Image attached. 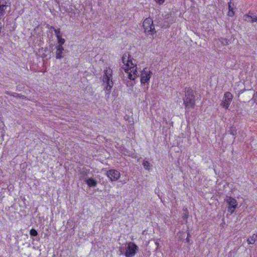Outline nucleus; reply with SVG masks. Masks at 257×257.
Wrapping results in <instances>:
<instances>
[{
	"label": "nucleus",
	"instance_id": "473e14b6",
	"mask_svg": "<svg viewBox=\"0 0 257 257\" xmlns=\"http://www.w3.org/2000/svg\"><path fill=\"white\" fill-rule=\"evenodd\" d=\"M71 11H74V10H73V9H71ZM67 12H68V13H72V14H75V12H74L72 13V12L68 11Z\"/></svg>",
	"mask_w": 257,
	"mask_h": 257
},
{
	"label": "nucleus",
	"instance_id": "c9c22d12",
	"mask_svg": "<svg viewBox=\"0 0 257 257\" xmlns=\"http://www.w3.org/2000/svg\"><path fill=\"white\" fill-rule=\"evenodd\" d=\"M156 244L157 245H159V243H158V242H156Z\"/></svg>",
	"mask_w": 257,
	"mask_h": 257
},
{
	"label": "nucleus",
	"instance_id": "7c9ffc66",
	"mask_svg": "<svg viewBox=\"0 0 257 257\" xmlns=\"http://www.w3.org/2000/svg\"><path fill=\"white\" fill-rule=\"evenodd\" d=\"M190 236V234L189 232H188L187 233V238H186V241L188 243H189L190 242V239H189V237Z\"/></svg>",
	"mask_w": 257,
	"mask_h": 257
},
{
	"label": "nucleus",
	"instance_id": "4be33fe9",
	"mask_svg": "<svg viewBox=\"0 0 257 257\" xmlns=\"http://www.w3.org/2000/svg\"><path fill=\"white\" fill-rule=\"evenodd\" d=\"M128 58H131V56L128 54H124L121 58L122 62L124 64V66H125V64L126 63V61L128 59Z\"/></svg>",
	"mask_w": 257,
	"mask_h": 257
},
{
	"label": "nucleus",
	"instance_id": "6e6552de",
	"mask_svg": "<svg viewBox=\"0 0 257 257\" xmlns=\"http://www.w3.org/2000/svg\"><path fill=\"white\" fill-rule=\"evenodd\" d=\"M11 5L10 0H0V19L4 16L7 8L10 7Z\"/></svg>",
	"mask_w": 257,
	"mask_h": 257
},
{
	"label": "nucleus",
	"instance_id": "1a4fd4ad",
	"mask_svg": "<svg viewBox=\"0 0 257 257\" xmlns=\"http://www.w3.org/2000/svg\"><path fill=\"white\" fill-rule=\"evenodd\" d=\"M106 175L110 180L112 182L117 181L120 178V174L116 170L110 169L107 171Z\"/></svg>",
	"mask_w": 257,
	"mask_h": 257
},
{
	"label": "nucleus",
	"instance_id": "bb28decb",
	"mask_svg": "<svg viewBox=\"0 0 257 257\" xmlns=\"http://www.w3.org/2000/svg\"><path fill=\"white\" fill-rule=\"evenodd\" d=\"M54 31L55 32V34L57 38H58V36L59 37L61 36L60 29L59 28L57 29H54Z\"/></svg>",
	"mask_w": 257,
	"mask_h": 257
},
{
	"label": "nucleus",
	"instance_id": "7ed1b4c3",
	"mask_svg": "<svg viewBox=\"0 0 257 257\" xmlns=\"http://www.w3.org/2000/svg\"><path fill=\"white\" fill-rule=\"evenodd\" d=\"M145 33L147 35H153L155 31V26L153 24V21L150 18H146L143 24Z\"/></svg>",
	"mask_w": 257,
	"mask_h": 257
},
{
	"label": "nucleus",
	"instance_id": "4468645a",
	"mask_svg": "<svg viewBox=\"0 0 257 257\" xmlns=\"http://www.w3.org/2000/svg\"><path fill=\"white\" fill-rule=\"evenodd\" d=\"M56 51V58L57 59H60L63 57L62 54L64 51V48L62 46H57Z\"/></svg>",
	"mask_w": 257,
	"mask_h": 257
},
{
	"label": "nucleus",
	"instance_id": "0eeeda50",
	"mask_svg": "<svg viewBox=\"0 0 257 257\" xmlns=\"http://www.w3.org/2000/svg\"><path fill=\"white\" fill-rule=\"evenodd\" d=\"M225 201L228 204L227 211L230 213H233L237 207V202L235 198L231 197H227Z\"/></svg>",
	"mask_w": 257,
	"mask_h": 257
},
{
	"label": "nucleus",
	"instance_id": "f3484780",
	"mask_svg": "<svg viewBox=\"0 0 257 257\" xmlns=\"http://www.w3.org/2000/svg\"><path fill=\"white\" fill-rule=\"evenodd\" d=\"M257 241V232L253 233L247 239V242L248 244H253Z\"/></svg>",
	"mask_w": 257,
	"mask_h": 257
},
{
	"label": "nucleus",
	"instance_id": "423d86ee",
	"mask_svg": "<svg viewBox=\"0 0 257 257\" xmlns=\"http://www.w3.org/2000/svg\"><path fill=\"white\" fill-rule=\"evenodd\" d=\"M176 20V18L172 16L171 14H167L164 16V22L161 26L162 28H168L170 27L171 24L175 22Z\"/></svg>",
	"mask_w": 257,
	"mask_h": 257
},
{
	"label": "nucleus",
	"instance_id": "aec40b11",
	"mask_svg": "<svg viewBox=\"0 0 257 257\" xmlns=\"http://www.w3.org/2000/svg\"><path fill=\"white\" fill-rule=\"evenodd\" d=\"M183 210L185 211V213L182 215V218L183 220H185L186 223H187V219L189 216V212L187 208L184 207L183 208Z\"/></svg>",
	"mask_w": 257,
	"mask_h": 257
},
{
	"label": "nucleus",
	"instance_id": "b1692460",
	"mask_svg": "<svg viewBox=\"0 0 257 257\" xmlns=\"http://www.w3.org/2000/svg\"><path fill=\"white\" fill-rule=\"evenodd\" d=\"M244 17L250 18L251 19V23L257 22V16H255V15H253L252 14H251V15H245L244 16Z\"/></svg>",
	"mask_w": 257,
	"mask_h": 257
},
{
	"label": "nucleus",
	"instance_id": "6ab92c4d",
	"mask_svg": "<svg viewBox=\"0 0 257 257\" xmlns=\"http://www.w3.org/2000/svg\"><path fill=\"white\" fill-rule=\"evenodd\" d=\"M228 133L232 135L233 136H234V139L235 138V136H236V134H237V129L235 127L233 126H231L229 128V130H228Z\"/></svg>",
	"mask_w": 257,
	"mask_h": 257
},
{
	"label": "nucleus",
	"instance_id": "cd10ccee",
	"mask_svg": "<svg viewBox=\"0 0 257 257\" xmlns=\"http://www.w3.org/2000/svg\"><path fill=\"white\" fill-rule=\"evenodd\" d=\"M157 4L159 5H162L164 2L165 0H154Z\"/></svg>",
	"mask_w": 257,
	"mask_h": 257
},
{
	"label": "nucleus",
	"instance_id": "2eb2a0df",
	"mask_svg": "<svg viewBox=\"0 0 257 257\" xmlns=\"http://www.w3.org/2000/svg\"><path fill=\"white\" fill-rule=\"evenodd\" d=\"M232 1V0H230V2L228 3V12L227 15L229 17H233L234 15V12L233 11L234 4Z\"/></svg>",
	"mask_w": 257,
	"mask_h": 257
},
{
	"label": "nucleus",
	"instance_id": "ddd939ff",
	"mask_svg": "<svg viewBox=\"0 0 257 257\" xmlns=\"http://www.w3.org/2000/svg\"><path fill=\"white\" fill-rule=\"evenodd\" d=\"M85 182L89 187H95L97 185V181L92 178H86Z\"/></svg>",
	"mask_w": 257,
	"mask_h": 257
},
{
	"label": "nucleus",
	"instance_id": "72a5a7b5",
	"mask_svg": "<svg viewBox=\"0 0 257 257\" xmlns=\"http://www.w3.org/2000/svg\"><path fill=\"white\" fill-rule=\"evenodd\" d=\"M46 55L45 54H43V55H42V57L43 58H45V57H46Z\"/></svg>",
	"mask_w": 257,
	"mask_h": 257
},
{
	"label": "nucleus",
	"instance_id": "c85d7f7f",
	"mask_svg": "<svg viewBox=\"0 0 257 257\" xmlns=\"http://www.w3.org/2000/svg\"><path fill=\"white\" fill-rule=\"evenodd\" d=\"M246 89L245 88L243 89H241L240 90H239V91L238 92V94H237V97H239L240 95L241 94H242V93H243L244 92V91H245Z\"/></svg>",
	"mask_w": 257,
	"mask_h": 257
},
{
	"label": "nucleus",
	"instance_id": "5701e85b",
	"mask_svg": "<svg viewBox=\"0 0 257 257\" xmlns=\"http://www.w3.org/2000/svg\"><path fill=\"white\" fill-rule=\"evenodd\" d=\"M219 42L221 43V44L223 46H226L229 44V40H228L226 38H220L219 39Z\"/></svg>",
	"mask_w": 257,
	"mask_h": 257
},
{
	"label": "nucleus",
	"instance_id": "f8f14e48",
	"mask_svg": "<svg viewBox=\"0 0 257 257\" xmlns=\"http://www.w3.org/2000/svg\"><path fill=\"white\" fill-rule=\"evenodd\" d=\"M137 66V65L133 63L132 58H128V59L126 61V63L125 64V66L122 67V68L126 73H128L130 69H131V66Z\"/></svg>",
	"mask_w": 257,
	"mask_h": 257
},
{
	"label": "nucleus",
	"instance_id": "9d476101",
	"mask_svg": "<svg viewBox=\"0 0 257 257\" xmlns=\"http://www.w3.org/2000/svg\"><path fill=\"white\" fill-rule=\"evenodd\" d=\"M152 74V72L149 71L146 68H144L141 72V82L142 84H145L148 82Z\"/></svg>",
	"mask_w": 257,
	"mask_h": 257
},
{
	"label": "nucleus",
	"instance_id": "f03ea898",
	"mask_svg": "<svg viewBox=\"0 0 257 257\" xmlns=\"http://www.w3.org/2000/svg\"><path fill=\"white\" fill-rule=\"evenodd\" d=\"M184 92L185 96L183 100L185 108H194L195 105L194 91L190 87H186Z\"/></svg>",
	"mask_w": 257,
	"mask_h": 257
},
{
	"label": "nucleus",
	"instance_id": "2f4dec72",
	"mask_svg": "<svg viewBox=\"0 0 257 257\" xmlns=\"http://www.w3.org/2000/svg\"><path fill=\"white\" fill-rule=\"evenodd\" d=\"M47 27L50 30H52L53 31H54V29H56L53 26H50L49 25H47Z\"/></svg>",
	"mask_w": 257,
	"mask_h": 257
},
{
	"label": "nucleus",
	"instance_id": "393cba45",
	"mask_svg": "<svg viewBox=\"0 0 257 257\" xmlns=\"http://www.w3.org/2000/svg\"><path fill=\"white\" fill-rule=\"evenodd\" d=\"M57 40L58 42V45L57 46H62L65 42V40L62 38V36L60 37H58Z\"/></svg>",
	"mask_w": 257,
	"mask_h": 257
},
{
	"label": "nucleus",
	"instance_id": "f704fd0d",
	"mask_svg": "<svg viewBox=\"0 0 257 257\" xmlns=\"http://www.w3.org/2000/svg\"><path fill=\"white\" fill-rule=\"evenodd\" d=\"M56 2L59 5V2L57 0H56Z\"/></svg>",
	"mask_w": 257,
	"mask_h": 257
},
{
	"label": "nucleus",
	"instance_id": "39448f33",
	"mask_svg": "<svg viewBox=\"0 0 257 257\" xmlns=\"http://www.w3.org/2000/svg\"><path fill=\"white\" fill-rule=\"evenodd\" d=\"M233 97V95L230 92H225L220 105L225 109H228L232 100Z\"/></svg>",
	"mask_w": 257,
	"mask_h": 257
},
{
	"label": "nucleus",
	"instance_id": "a211bd4d",
	"mask_svg": "<svg viewBox=\"0 0 257 257\" xmlns=\"http://www.w3.org/2000/svg\"><path fill=\"white\" fill-rule=\"evenodd\" d=\"M89 170H86L85 169H82L80 172V178L83 180L85 182V180L86 178H88V174L89 173Z\"/></svg>",
	"mask_w": 257,
	"mask_h": 257
},
{
	"label": "nucleus",
	"instance_id": "f257e3e1",
	"mask_svg": "<svg viewBox=\"0 0 257 257\" xmlns=\"http://www.w3.org/2000/svg\"><path fill=\"white\" fill-rule=\"evenodd\" d=\"M112 70L110 68H106L104 70L102 81L105 84L104 90L105 91V97L108 98L111 92V90L113 86L112 81Z\"/></svg>",
	"mask_w": 257,
	"mask_h": 257
},
{
	"label": "nucleus",
	"instance_id": "412c9836",
	"mask_svg": "<svg viewBox=\"0 0 257 257\" xmlns=\"http://www.w3.org/2000/svg\"><path fill=\"white\" fill-rule=\"evenodd\" d=\"M142 165L144 168L147 170H149L153 166L148 161H143Z\"/></svg>",
	"mask_w": 257,
	"mask_h": 257
},
{
	"label": "nucleus",
	"instance_id": "dca6fc26",
	"mask_svg": "<svg viewBox=\"0 0 257 257\" xmlns=\"http://www.w3.org/2000/svg\"><path fill=\"white\" fill-rule=\"evenodd\" d=\"M5 93L17 98H20L22 99H25L26 98V96L25 95L16 92H12L9 91H6Z\"/></svg>",
	"mask_w": 257,
	"mask_h": 257
},
{
	"label": "nucleus",
	"instance_id": "c756f323",
	"mask_svg": "<svg viewBox=\"0 0 257 257\" xmlns=\"http://www.w3.org/2000/svg\"><path fill=\"white\" fill-rule=\"evenodd\" d=\"M256 98H257V91L253 95L252 99L254 102H256Z\"/></svg>",
	"mask_w": 257,
	"mask_h": 257
},
{
	"label": "nucleus",
	"instance_id": "9b49d317",
	"mask_svg": "<svg viewBox=\"0 0 257 257\" xmlns=\"http://www.w3.org/2000/svg\"><path fill=\"white\" fill-rule=\"evenodd\" d=\"M131 68L128 73V78L132 80H135L136 78L139 76V74L137 71V66H131Z\"/></svg>",
	"mask_w": 257,
	"mask_h": 257
},
{
	"label": "nucleus",
	"instance_id": "20e7f679",
	"mask_svg": "<svg viewBox=\"0 0 257 257\" xmlns=\"http://www.w3.org/2000/svg\"><path fill=\"white\" fill-rule=\"evenodd\" d=\"M138 250V246L134 242H130L127 244L124 255L125 257H133Z\"/></svg>",
	"mask_w": 257,
	"mask_h": 257
},
{
	"label": "nucleus",
	"instance_id": "a878e982",
	"mask_svg": "<svg viewBox=\"0 0 257 257\" xmlns=\"http://www.w3.org/2000/svg\"><path fill=\"white\" fill-rule=\"evenodd\" d=\"M30 234L32 236H36L38 235V232L36 229L32 228L30 231Z\"/></svg>",
	"mask_w": 257,
	"mask_h": 257
}]
</instances>
